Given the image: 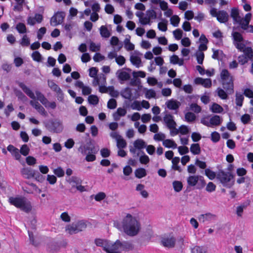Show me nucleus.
<instances>
[{
    "label": "nucleus",
    "mask_w": 253,
    "mask_h": 253,
    "mask_svg": "<svg viewBox=\"0 0 253 253\" xmlns=\"http://www.w3.org/2000/svg\"><path fill=\"white\" fill-rule=\"evenodd\" d=\"M124 232L130 236L136 235L139 231V224L136 219L128 213L122 221Z\"/></svg>",
    "instance_id": "f257e3e1"
},
{
    "label": "nucleus",
    "mask_w": 253,
    "mask_h": 253,
    "mask_svg": "<svg viewBox=\"0 0 253 253\" xmlns=\"http://www.w3.org/2000/svg\"><path fill=\"white\" fill-rule=\"evenodd\" d=\"M234 175L230 172H225L220 169L217 173L216 179L218 180L223 186L231 188L234 184Z\"/></svg>",
    "instance_id": "f03ea898"
},
{
    "label": "nucleus",
    "mask_w": 253,
    "mask_h": 253,
    "mask_svg": "<svg viewBox=\"0 0 253 253\" xmlns=\"http://www.w3.org/2000/svg\"><path fill=\"white\" fill-rule=\"evenodd\" d=\"M43 123L46 129L52 133H59L63 129V122L58 118L50 119Z\"/></svg>",
    "instance_id": "7ed1b4c3"
},
{
    "label": "nucleus",
    "mask_w": 253,
    "mask_h": 253,
    "mask_svg": "<svg viewBox=\"0 0 253 253\" xmlns=\"http://www.w3.org/2000/svg\"><path fill=\"white\" fill-rule=\"evenodd\" d=\"M220 77L222 80L223 88L228 94H232L234 92L233 81L228 71L226 69H223L220 73Z\"/></svg>",
    "instance_id": "20e7f679"
},
{
    "label": "nucleus",
    "mask_w": 253,
    "mask_h": 253,
    "mask_svg": "<svg viewBox=\"0 0 253 253\" xmlns=\"http://www.w3.org/2000/svg\"><path fill=\"white\" fill-rule=\"evenodd\" d=\"M11 205L17 208L20 209L26 212H29L32 210V206L29 202H27L24 198L10 197L8 199Z\"/></svg>",
    "instance_id": "39448f33"
},
{
    "label": "nucleus",
    "mask_w": 253,
    "mask_h": 253,
    "mask_svg": "<svg viewBox=\"0 0 253 253\" xmlns=\"http://www.w3.org/2000/svg\"><path fill=\"white\" fill-rule=\"evenodd\" d=\"M91 141V139H89L88 141L86 142L85 145L83 144L81 145L78 148V151L84 155L86 154L87 151H88V152H89V153H96L97 151L95 149L94 146Z\"/></svg>",
    "instance_id": "423d86ee"
},
{
    "label": "nucleus",
    "mask_w": 253,
    "mask_h": 253,
    "mask_svg": "<svg viewBox=\"0 0 253 253\" xmlns=\"http://www.w3.org/2000/svg\"><path fill=\"white\" fill-rule=\"evenodd\" d=\"M66 16L65 12L64 11H57L55 13L53 16L50 19V24L53 26H56L58 25L61 24Z\"/></svg>",
    "instance_id": "0eeeda50"
},
{
    "label": "nucleus",
    "mask_w": 253,
    "mask_h": 253,
    "mask_svg": "<svg viewBox=\"0 0 253 253\" xmlns=\"http://www.w3.org/2000/svg\"><path fill=\"white\" fill-rule=\"evenodd\" d=\"M161 244L164 247L168 248L174 247L176 239L174 237H164L161 239Z\"/></svg>",
    "instance_id": "6e6552de"
},
{
    "label": "nucleus",
    "mask_w": 253,
    "mask_h": 253,
    "mask_svg": "<svg viewBox=\"0 0 253 253\" xmlns=\"http://www.w3.org/2000/svg\"><path fill=\"white\" fill-rule=\"evenodd\" d=\"M95 244L103 248V250L107 252L110 248L111 241L107 239L96 238L94 240Z\"/></svg>",
    "instance_id": "1a4fd4ad"
},
{
    "label": "nucleus",
    "mask_w": 253,
    "mask_h": 253,
    "mask_svg": "<svg viewBox=\"0 0 253 253\" xmlns=\"http://www.w3.org/2000/svg\"><path fill=\"white\" fill-rule=\"evenodd\" d=\"M121 95L123 98L127 99L130 101H131L134 99H137L140 96L139 94H135V96L132 97L131 89L129 87H126L122 90L121 92Z\"/></svg>",
    "instance_id": "9d476101"
},
{
    "label": "nucleus",
    "mask_w": 253,
    "mask_h": 253,
    "mask_svg": "<svg viewBox=\"0 0 253 253\" xmlns=\"http://www.w3.org/2000/svg\"><path fill=\"white\" fill-rule=\"evenodd\" d=\"M173 116L171 114H166L164 117V121L169 129L174 128L176 126L175 122L173 120Z\"/></svg>",
    "instance_id": "9b49d317"
},
{
    "label": "nucleus",
    "mask_w": 253,
    "mask_h": 253,
    "mask_svg": "<svg viewBox=\"0 0 253 253\" xmlns=\"http://www.w3.org/2000/svg\"><path fill=\"white\" fill-rule=\"evenodd\" d=\"M35 170L31 168H24L21 170V174L26 179L34 178L35 176Z\"/></svg>",
    "instance_id": "f8f14e48"
},
{
    "label": "nucleus",
    "mask_w": 253,
    "mask_h": 253,
    "mask_svg": "<svg viewBox=\"0 0 253 253\" xmlns=\"http://www.w3.org/2000/svg\"><path fill=\"white\" fill-rule=\"evenodd\" d=\"M217 20L221 23H225L228 21L229 15L228 13L223 10H219L218 14L216 17Z\"/></svg>",
    "instance_id": "ddd939ff"
},
{
    "label": "nucleus",
    "mask_w": 253,
    "mask_h": 253,
    "mask_svg": "<svg viewBox=\"0 0 253 253\" xmlns=\"http://www.w3.org/2000/svg\"><path fill=\"white\" fill-rule=\"evenodd\" d=\"M19 86L23 90V91L28 95L30 98L33 99H35L36 97L34 92L27 87L23 83L19 82L18 83Z\"/></svg>",
    "instance_id": "4468645a"
},
{
    "label": "nucleus",
    "mask_w": 253,
    "mask_h": 253,
    "mask_svg": "<svg viewBox=\"0 0 253 253\" xmlns=\"http://www.w3.org/2000/svg\"><path fill=\"white\" fill-rule=\"evenodd\" d=\"M30 104L34 107L41 115L46 116L47 112L44 108L37 101L31 100Z\"/></svg>",
    "instance_id": "2eb2a0df"
},
{
    "label": "nucleus",
    "mask_w": 253,
    "mask_h": 253,
    "mask_svg": "<svg viewBox=\"0 0 253 253\" xmlns=\"http://www.w3.org/2000/svg\"><path fill=\"white\" fill-rule=\"evenodd\" d=\"M7 150L11 155L14 156L16 160H19L21 158V155L19 153V150L13 145L10 144L7 147Z\"/></svg>",
    "instance_id": "dca6fc26"
},
{
    "label": "nucleus",
    "mask_w": 253,
    "mask_h": 253,
    "mask_svg": "<svg viewBox=\"0 0 253 253\" xmlns=\"http://www.w3.org/2000/svg\"><path fill=\"white\" fill-rule=\"evenodd\" d=\"M126 110L121 107L117 109L116 112L113 114V119L115 121H118L120 120L121 117H123L126 115Z\"/></svg>",
    "instance_id": "f3484780"
},
{
    "label": "nucleus",
    "mask_w": 253,
    "mask_h": 253,
    "mask_svg": "<svg viewBox=\"0 0 253 253\" xmlns=\"http://www.w3.org/2000/svg\"><path fill=\"white\" fill-rule=\"evenodd\" d=\"M166 104L168 109L170 110H176L179 107L180 103L177 100L171 99L167 101Z\"/></svg>",
    "instance_id": "a211bd4d"
},
{
    "label": "nucleus",
    "mask_w": 253,
    "mask_h": 253,
    "mask_svg": "<svg viewBox=\"0 0 253 253\" xmlns=\"http://www.w3.org/2000/svg\"><path fill=\"white\" fill-rule=\"evenodd\" d=\"M199 175H190L187 179V184L190 186H196L199 181Z\"/></svg>",
    "instance_id": "6ab92c4d"
},
{
    "label": "nucleus",
    "mask_w": 253,
    "mask_h": 253,
    "mask_svg": "<svg viewBox=\"0 0 253 253\" xmlns=\"http://www.w3.org/2000/svg\"><path fill=\"white\" fill-rule=\"evenodd\" d=\"M118 78L123 81H125L129 80L130 78V75L125 71L118 70L117 72Z\"/></svg>",
    "instance_id": "aec40b11"
},
{
    "label": "nucleus",
    "mask_w": 253,
    "mask_h": 253,
    "mask_svg": "<svg viewBox=\"0 0 253 253\" xmlns=\"http://www.w3.org/2000/svg\"><path fill=\"white\" fill-rule=\"evenodd\" d=\"M180 158L177 157L173 158L172 160V169L177 170L178 172H181L182 170L180 166H178V164L179 163Z\"/></svg>",
    "instance_id": "412c9836"
},
{
    "label": "nucleus",
    "mask_w": 253,
    "mask_h": 253,
    "mask_svg": "<svg viewBox=\"0 0 253 253\" xmlns=\"http://www.w3.org/2000/svg\"><path fill=\"white\" fill-rule=\"evenodd\" d=\"M134 174L136 177L140 179L146 176L147 172L145 169L140 168L135 170Z\"/></svg>",
    "instance_id": "4be33fe9"
},
{
    "label": "nucleus",
    "mask_w": 253,
    "mask_h": 253,
    "mask_svg": "<svg viewBox=\"0 0 253 253\" xmlns=\"http://www.w3.org/2000/svg\"><path fill=\"white\" fill-rule=\"evenodd\" d=\"M134 147L137 149L141 150L146 147L145 142L141 139H138L133 143Z\"/></svg>",
    "instance_id": "5701e85b"
},
{
    "label": "nucleus",
    "mask_w": 253,
    "mask_h": 253,
    "mask_svg": "<svg viewBox=\"0 0 253 253\" xmlns=\"http://www.w3.org/2000/svg\"><path fill=\"white\" fill-rule=\"evenodd\" d=\"M222 119L219 116L214 115L210 119V125L211 126H218L222 123Z\"/></svg>",
    "instance_id": "b1692460"
},
{
    "label": "nucleus",
    "mask_w": 253,
    "mask_h": 253,
    "mask_svg": "<svg viewBox=\"0 0 253 253\" xmlns=\"http://www.w3.org/2000/svg\"><path fill=\"white\" fill-rule=\"evenodd\" d=\"M163 145L168 148H172L175 149L177 148V144L175 143L174 141L170 139H166L163 141Z\"/></svg>",
    "instance_id": "393cba45"
},
{
    "label": "nucleus",
    "mask_w": 253,
    "mask_h": 253,
    "mask_svg": "<svg viewBox=\"0 0 253 253\" xmlns=\"http://www.w3.org/2000/svg\"><path fill=\"white\" fill-rule=\"evenodd\" d=\"M66 230L68 232L70 235L77 234L79 232V230L77 229L76 225L73 223L72 224L68 225L66 227Z\"/></svg>",
    "instance_id": "a878e982"
},
{
    "label": "nucleus",
    "mask_w": 253,
    "mask_h": 253,
    "mask_svg": "<svg viewBox=\"0 0 253 253\" xmlns=\"http://www.w3.org/2000/svg\"><path fill=\"white\" fill-rule=\"evenodd\" d=\"M110 43L113 46L118 45V50H120L123 46L122 42H120L119 39L115 36H113L111 38Z\"/></svg>",
    "instance_id": "bb28decb"
},
{
    "label": "nucleus",
    "mask_w": 253,
    "mask_h": 253,
    "mask_svg": "<svg viewBox=\"0 0 253 253\" xmlns=\"http://www.w3.org/2000/svg\"><path fill=\"white\" fill-rule=\"evenodd\" d=\"M116 243L121 246V249L123 250L129 249L132 247V244L127 241L121 242L119 240H116Z\"/></svg>",
    "instance_id": "cd10ccee"
},
{
    "label": "nucleus",
    "mask_w": 253,
    "mask_h": 253,
    "mask_svg": "<svg viewBox=\"0 0 253 253\" xmlns=\"http://www.w3.org/2000/svg\"><path fill=\"white\" fill-rule=\"evenodd\" d=\"M190 151L193 155H198L201 152V148L198 143H194L191 145Z\"/></svg>",
    "instance_id": "c85d7f7f"
},
{
    "label": "nucleus",
    "mask_w": 253,
    "mask_h": 253,
    "mask_svg": "<svg viewBox=\"0 0 253 253\" xmlns=\"http://www.w3.org/2000/svg\"><path fill=\"white\" fill-rule=\"evenodd\" d=\"M243 51L244 52L243 54L246 56L248 59L252 60L253 58V50L251 47H246Z\"/></svg>",
    "instance_id": "c756f323"
},
{
    "label": "nucleus",
    "mask_w": 253,
    "mask_h": 253,
    "mask_svg": "<svg viewBox=\"0 0 253 253\" xmlns=\"http://www.w3.org/2000/svg\"><path fill=\"white\" fill-rule=\"evenodd\" d=\"M210 109L212 112L214 113H220L223 111V108L216 103H213L212 104Z\"/></svg>",
    "instance_id": "7c9ffc66"
},
{
    "label": "nucleus",
    "mask_w": 253,
    "mask_h": 253,
    "mask_svg": "<svg viewBox=\"0 0 253 253\" xmlns=\"http://www.w3.org/2000/svg\"><path fill=\"white\" fill-rule=\"evenodd\" d=\"M35 93L38 100H39L43 105H45L48 102L47 99L40 91L37 90Z\"/></svg>",
    "instance_id": "2f4dec72"
},
{
    "label": "nucleus",
    "mask_w": 253,
    "mask_h": 253,
    "mask_svg": "<svg viewBox=\"0 0 253 253\" xmlns=\"http://www.w3.org/2000/svg\"><path fill=\"white\" fill-rule=\"evenodd\" d=\"M100 34L102 37L105 38H109L111 35L107 28L105 26H102L100 28Z\"/></svg>",
    "instance_id": "473e14b6"
},
{
    "label": "nucleus",
    "mask_w": 253,
    "mask_h": 253,
    "mask_svg": "<svg viewBox=\"0 0 253 253\" xmlns=\"http://www.w3.org/2000/svg\"><path fill=\"white\" fill-rule=\"evenodd\" d=\"M244 99V97L243 95L236 92L235 98L236 104L239 107H241L243 105Z\"/></svg>",
    "instance_id": "72a5a7b5"
},
{
    "label": "nucleus",
    "mask_w": 253,
    "mask_h": 253,
    "mask_svg": "<svg viewBox=\"0 0 253 253\" xmlns=\"http://www.w3.org/2000/svg\"><path fill=\"white\" fill-rule=\"evenodd\" d=\"M15 29L19 34H24L27 33L26 27L25 25L23 23H18L16 25Z\"/></svg>",
    "instance_id": "f704fd0d"
},
{
    "label": "nucleus",
    "mask_w": 253,
    "mask_h": 253,
    "mask_svg": "<svg viewBox=\"0 0 253 253\" xmlns=\"http://www.w3.org/2000/svg\"><path fill=\"white\" fill-rule=\"evenodd\" d=\"M60 245L57 242H51L48 244V248L49 249V251L52 253L58 251L60 249Z\"/></svg>",
    "instance_id": "c9c22d12"
},
{
    "label": "nucleus",
    "mask_w": 253,
    "mask_h": 253,
    "mask_svg": "<svg viewBox=\"0 0 253 253\" xmlns=\"http://www.w3.org/2000/svg\"><path fill=\"white\" fill-rule=\"evenodd\" d=\"M130 61L132 64L139 67L141 63V59L137 56L131 55L130 57Z\"/></svg>",
    "instance_id": "e433bc0d"
},
{
    "label": "nucleus",
    "mask_w": 253,
    "mask_h": 253,
    "mask_svg": "<svg viewBox=\"0 0 253 253\" xmlns=\"http://www.w3.org/2000/svg\"><path fill=\"white\" fill-rule=\"evenodd\" d=\"M205 175L210 179L213 180L215 178H216V175L215 172L211 170L210 169H206L205 170Z\"/></svg>",
    "instance_id": "4c0bfd02"
},
{
    "label": "nucleus",
    "mask_w": 253,
    "mask_h": 253,
    "mask_svg": "<svg viewBox=\"0 0 253 253\" xmlns=\"http://www.w3.org/2000/svg\"><path fill=\"white\" fill-rule=\"evenodd\" d=\"M172 185L174 191L176 192H180L183 188L182 183L179 181H174L172 182Z\"/></svg>",
    "instance_id": "58836bf2"
},
{
    "label": "nucleus",
    "mask_w": 253,
    "mask_h": 253,
    "mask_svg": "<svg viewBox=\"0 0 253 253\" xmlns=\"http://www.w3.org/2000/svg\"><path fill=\"white\" fill-rule=\"evenodd\" d=\"M88 101L89 104L96 105L99 102V98L97 96L95 95H90L88 97Z\"/></svg>",
    "instance_id": "ea45409f"
},
{
    "label": "nucleus",
    "mask_w": 253,
    "mask_h": 253,
    "mask_svg": "<svg viewBox=\"0 0 253 253\" xmlns=\"http://www.w3.org/2000/svg\"><path fill=\"white\" fill-rule=\"evenodd\" d=\"M232 36L234 41L237 42H241L244 39L242 35L238 32H233Z\"/></svg>",
    "instance_id": "a19ab883"
},
{
    "label": "nucleus",
    "mask_w": 253,
    "mask_h": 253,
    "mask_svg": "<svg viewBox=\"0 0 253 253\" xmlns=\"http://www.w3.org/2000/svg\"><path fill=\"white\" fill-rule=\"evenodd\" d=\"M217 95L222 99H227L228 98L227 92H226L222 88L218 87L217 89Z\"/></svg>",
    "instance_id": "79ce46f5"
},
{
    "label": "nucleus",
    "mask_w": 253,
    "mask_h": 253,
    "mask_svg": "<svg viewBox=\"0 0 253 253\" xmlns=\"http://www.w3.org/2000/svg\"><path fill=\"white\" fill-rule=\"evenodd\" d=\"M213 54L212 58L214 59H219V56L223 57V52L222 50L212 48Z\"/></svg>",
    "instance_id": "37998d69"
},
{
    "label": "nucleus",
    "mask_w": 253,
    "mask_h": 253,
    "mask_svg": "<svg viewBox=\"0 0 253 253\" xmlns=\"http://www.w3.org/2000/svg\"><path fill=\"white\" fill-rule=\"evenodd\" d=\"M74 223L76 225V226L77 227V229L79 230V232L82 231L86 227V225L83 220H80Z\"/></svg>",
    "instance_id": "c03bdc74"
},
{
    "label": "nucleus",
    "mask_w": 253,
    "mask_h": 253,
    "mask_svg": "<svg viewBox=\"0 0 253 253\" xmlns=\"http://www.w3.org/2000/svg\"><path fill=\"white\" fill-rule=\"evenodd\" d=\"M170 24L174 27H177L180 22V18L176 15L171 16L170 19Z\"/></svg>",
    "instance_id": "a18cd8bd"
},
{
    "label": "nucleus",
    "mask_w": 253,
    "mask_h": 253,
    "mask_svg": "<svg viewBox=\"0 0 253 253\" xmlns=\"http://www.w3.org/2000/svg\"><path fill=\"white\" fill-rule=\"evenodd\" d=\"M144 90H146L145 92V97L148 99H150L151 98H155L156 96V92L152 89H147V88H144Z\"/></svg>",
    "instance_id": "49530a36"
},
{
    "label": "nucleus",
    "mask_w": 253,
    "mask_h": 253,
    "mask_svg": "<svg viewBox=\"0 0 253 253\" xmlns=\"http://www.w3.org/2000/svg\"><path fill=\"white\" fill-rule=\"evenodd\" d=\"M206 185V182L204 179V177L202 176H199V181L198 183L196 184V189H201L205 187Z\"/></svg>",
    "instance_id": "de8ad7c7"
},
{
    "label": "nucleus",
    "mask_w": 253,
    "mask_h": 253,
    "mask_svg": "<svg viewBox=\"0 0 253 253\" xmlns=\"http://www.w3.org/2000/svg\"><path fill=\"white\" fill-rule=\"evenodd\" d=\"M140 152L143 154L139 158V161L142 164H147L149 162L150 159L148 156L144 154V152L141 151Z\"/></svg>",
    "instance_id": "09e8293b"
},
{
    "label": "nucleus",
    "mask_w": 253,
    "mask_h": 253,
    "mask_svg": "<svg viewBox=\"0 0 253 253\" xmlns=\"http://www.w3.org/2000/svg\"><path fill=\"white\" fill-rule=\"evenodd\" d=\"M31 56L33 59L37 62H40L42 59V56L38 51L33 52Z\"/></svg>",
    "instance_id": "8fccbe9b"
},
{
    "label": "nucleus",
    "mask_w": 253,
    "mask_h": 253,
    "mask_svg": "<svg viewBox=\"0 0 253 253\" xmlns=\"http://www.w3.org/2000/svg\"><path fill=\"white\" fill-rule=\"evenodd\" d=\"M30 152V149L26 144L23 145L19 151V153H20L22 155L24 156H27Z\"/></svg>",
    "instance_id": "3c124183"
},
{
    "label": "nucleus",
    "mask_w": 253,
    "mask_h": 253,
    "mask_svg": "<svg viewBox=\"0 0 253 253\" xmlns=\"http://www.w3.org/2000/svg\"><path fill=\"white\" fill-rule=\"evenodd\" d=\"M54 173L58 177H63L65 174V172L61 167H58L53 170Z\"/></svg>",
    "instance_id": "603ef678"
},
{
    "label": "nucleus",
    "mask_w": 253,
    "mask_h": 253,
    "mask_svg": "<svg viewBox=\"0 0 253 253\" xmlns=\"http://www.w3.org/2000/svg\"><path fill=\"white\" fill-rule=\"evenodd\" d=\"M183 32L180 29H176L173 31V35L175 39L177 40H179L182 37Z\"/></svg>",
    "instance_id": "864d4df0"
},
{
    "label": "nucleus",
    "mask_w": 253,
    "mask_h": 253,
    "mask_svg": "<svg viewBox=\"0 0 253 253\" xmlns=\"http://www.w3.org/2000/svg\"><path fill=\"white\" fill-rule=\"evenodd\" d=\"M239 15V9L236 7H233L231 10L230 16L233 20H236L237 17Z\"/></svg>",
    "instance_id": "5fc2aeb1"
},
{
    "label": "nucleus",
    "mask_w": 253,
    "mask_h": 253,
    "mask_svg": "<svg viewBox=\"0 0 253 253\" xmlns=\"http://www.w3.org/2000/svg\"><path fill=\"white\" fill-rule=\"evenodd\" d=\"M117 105V101L115 99L113 98L109 99L107 103V107L110 109H114L116 108Z\"/></svg>",
    "instance_id": "6e6d98bb"
},
{
    "label": "nucleus",
    "mask_w": 253,
    "mask_h": 253,
    "mask_svg": "<svg viewBox=\"0 0 253 253\" xmlns=\"http://www.w3.org/2000/svg\"><path fill=\"white\" fill-rule=\"evenodd\" d=\"M146 15L150 19H155L157 18V14L156 11L154 9H148L146 12Z\"/></svg>",
    "instance_id": "4d7b16f0"
},
{
    "label": "nucleus",
    "mask_w": 253,
    "mask_h": 253,
    "mask_svg": "<svg viewBox=\"0 0 253 253\" xmlns=\"http://www.w3.org/2000/svg\"><path fill=\"white\" fill-rule=\"evenodd\" d=\"M185 118L186 120L188 122L194 121L196 119L195 115L191 112H187L185 115Z\"/></svg>",
    "instance_id": "13d9d810"
},
{
    "label": "nucleus",
    "mask_w": 253,
    "mask_h": 253,
    "mask_svg": "<svg viewBox=\"0 0 253 253\" xmlns=\"http://www.w3.org/2000/svg\"><path fill=\"white\" fill-rule=\"evenodd\" d=\"M197 63L199 64H202L204 59V53L203 52H197L196 53Z\"/></svg>",
    "instance_id": "bf43d9fd"
},
{
    "label": "nucleus",
    "mask_w": 253,
    "mask_h": 253,
    "mask_svg": "<svg viewBox=\"0 0 253 253\" xmlns=\"http://www.w3.org/2000/svg\"><path fill=\"white\" fill-rule=\"evenodd\" d=\"M15 94L18 99L21 100H26L27 99V97L20 90L16 89L14 90Z\"/></svg>",
    "instance_id": "052dcab7"
},
{
    "label": "nucleus",
    "mask_w": 253,
    "mask_h": 253,
    "mask_svg": "<svg viewBox=\"0 0 253 253\" xmlns=\"http://www.w3.org/2000/svg\"><path fill=\"white\" fill-rule=\"evenodd\" d=\"M20 43L23 46H28L30 45V40L27 35H24Z\"/></svg>",
    "instance_id": "680f3d73"
},
{
    "label": "nucleus",
    "mask_w": 253,
    "mask_h": 253,
    "mask_svg": "<svg viewBox=\"0 0 253 253\" xmlns=\"http://www.w3.org/2000/svg\"><path fill=\"white\" fill-rule=\"evenodd\" d=\"M220 134L216 131H213L211 134V140L213 142H217L220 139Z\"/></svg>",
    "instance_id": "e2e57ef3"
},
{
    "label": "nucleus",
    "mask_w": 253,
    "mask_h": 253,
    "mask_svg": "<svg viewBox=\"0 0 253 253\" xmlns=\"http://www.w3.org/2000/svg\"><path fill=\"white\" fill-rule=\"evenodd\" d=\"M191 253H206V252L202 247L195 246L191 249Z\"/></svg>",
    "instance_id": "0e129e2a"
},
{
    "label": "nucleus",
    "mask_w": 253,
    "mask_h": 253,
    "mask_svg": "<svg viewBox=\"0 0 253 253\" xmlns=\"http://www.w3.org/2000/svg\"><path fill=\"white\" fill-rule=\"evenodd\" d=\"M216 185L212 182L208 183L206 190L209 192H212L215 190Z\"/></svg>",
    "instance_id": "69168bd1"
},
{
    "label": "nucleus",
    "mask_w": 253,
    "mask_h": 253,
    "mask_svg": "<svg viewBox=\"0 0 253 253\" xmlns=\"http://www.w3.org/2000/svg\"><path fill=\"white\" fill-rule=\"evenodd\" d=\"M190 109L196 113H199L201 111V108L196 103H192L190 105Z\"/></svg>",
    "instance_id": "338daca9"
},
{
    "label": "nucleus",
    "mask_w": 253,
    "mask_h": 253,
    "mask_svg": "<svg viewBox=\"0 0 253 253\" xmlns=\"http://www.w3.org/2000/svg\"><path fill=\"white\" fill-rule=\"evenodd\" d=\"M241 120L244 124H247L251 120V116L249 114H245L242 116Z\"/></svg>",
    "instance_id": "774afa93"
}]
</instances>
